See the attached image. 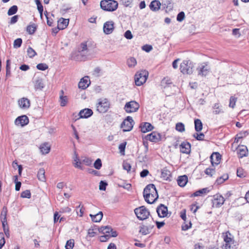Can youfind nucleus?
<instances>
[{"label": "nucleus", "mask_w": 249, "mask_h": 249, "mask_svg": "<svg viewBox=\"0 0 249 249\" xmlns=\"http://www.w3.org/2000/svg\"><path fill=\"white\" fill-rule=\"evenodd\" d=\"M134 122L132 118L127 116L121 124V127L124 132L130 131L133 126Z\"/></svg>", "instance_id": "nucleus-8"}, {"label": "nucleus", "mask_w": 249, "mask_h": 249, "mask_svg": "<svg viewBox=\"0 0 249 249\" xmlns=\"http://www.w3.org/2000/svg\"><path fill=\"white\" fill-rule=\"evenodd\" d=\"M171 177V173L170 171H169L166 168H163L161 170V178H163V180H170V178Z\"/></svg>", "instance_id": "nucleus-35"}, {"label": "nucleus", "mask_w": 249, "mask_h": 249, "mask_svg": "<svg viewBox=\"0 0 249 249\" xmlns=\"http://www.w3.org/2000/svg\"><path fill=\"white\" fill-rule=\"evenodd\" d=\"M195 128L196 131H200L202 129V123L200 120L197 119L195 120Z\"/></svg>", "instance_id": "nucleus-37"}, {"label": "nucleus", "mask_w": 249, "mask_h": 249, "mask_svg": "<svg viewBox=\"0 0 249 249\" xmlns=\"http://www.w3.org/2000/svg\"><path fill=\"white\" fill-rule=\"evenodd\" d=\"M212 108L213 109V112L214 114L217 115L224 112V111L222 108V106L219 103H215L213 105Z\"/></svg>", "instance_id": "nucleus-31"}, {"label": "nucleus", "mask_w": 249, "mask_h": 249, "mask_svg": "<svg viewBox=\"0 0 249 249\" xmlns=\"http://www.w3.org/2000/svg\"><path fill=\"white\" fill-rule=\"evenodd\" d=\"M238 155L239 158L247 157L248 155V150L247 147L244 145L240 146L238 151Z\"/></svg>", "instance_id": "nucleus-25"}, {"label": "nucleus", "mask_w": 249, "mask_h": 249, "mask_svg": "<svg viewBox=\"0 0 249 249\" xmlns=\"http://www.w3.org/2000/svg\"><path fill=\"white\" fill-rule=\"evenodd\" d=\"M229 176L227 174L223 175L222 176L219 177L216 179V182L218 184L223 183L225 180L228 179Z\"/></svg>", "instance_id": "nucleus-42"}, {"label": "nucleus", "mask_w": 249, "mask_h": 249, "mask_svg": "<svg viewBox=\"0 0 249 249\" xmlns=\"http://www.w3.org/2000/svg\"><path fill=\"white\" fill-rule=\"evenodd\" d=\"M148 76V72L146 71H141L137 73L135 75V84L140 86L144 83Z\"/></svg>", "instance_id": "nucleus-6"}, {"label": "nucleus", "mask_w": 249, "mask_h": 249, "mask_svg": "<svg viewBox=\"0 0 249 249\" xmlns=\"http://www.w3.org/2000/svg\"><path fill=\"white\" fill-rule=\"evenodd\" d=\"M124 36L126 38L128 39H131L133 37L132 34L129 30H127L125 32Z\"/></svg>", "instance_id": "nucleus-63"}, {"label": "nucleus", "mask_w": 249, "mask_h": 249, "mask_svg": "<svg viewBox=\"0 0 249 249\" xmlns=\"http://www.w3.org/2000/svg\"><path fill=\"white\" fill-rule=\"evenodd\" d=\"M185 18V14L183 12H179L177 17V19L178 21H182Z\"/></svg>", "instance_id": "nucleus-53"}, {"label": "nucleus", "mask_w": 249, "mask_h": 249, "mask_svg": "<svg viewBox=\"0 0 249 249\" xmlns=\"http://www.w3.org/2000/svg\"><path fill=\"white\" fill-rule=\"evenodd\" d=\"M22 40L21 38H18L15 40L14 42V47L15 48H19L22 44Z\"/></svg>", "instance_id": "nucleus-48"}, {"label": "nucleus", "mask_w": 249, "mask_h": 249, "mask_svg": "<svg viewBox=\"0 0 249 249\" xmlns=\"http://www.w3.org/2000/svg\"><path fill=\"white\" fill-rule=\"evenodd\" d=\"M27 53L29 57L32 58L36 55L35 51L31 47H29L27 49Z\"/></svg>", "instance_id": "nucleus-44"}, {"label": "nucleus", "mask_w": 249, "mask_h": 249, "mask_svg": "<svg viewBox=\"0 0 249 249\" xmlns=\"http://www.w3.org/2000/svg\"><path fill=\"white\" fill-rule=\"evenodd\" d=\"M167 207L165 206L163 204H160L157 208V212L158 216L160 217H164L167 214Z\"/></svg>", "instance_id": "nucleus-18"}, {"label": "nucleus", "mask_w": 249, "mask_h": 249, "mask_svg": "<svg viewBox=\"0 0 249 249\" xmlns=\"http://www.w3.org/2000/svg\"><path fill=\"white\" fill-rule=\"evenodd\" d=\"M194 64L189 60H183L180 65V71L183 74H192L193 71Z\"/></svg>", "instance_id": "nucleus-5"}, {"label": "nucleus", "mask_w": 249, "mask_h": 249, "mask_svg": "<svg viewBox=\"0 0 249 249\" xmlns=\"http://www.w3.org/2000/svg\"><path fill=\"white\" fill-rule=\"evenodd\" d=\"M145 139L151 142H157L161 140V136L160 133L154 131L149 134H148L145 137Z\"/></svg>", "instance_id": "nucleus-15"}, {"label": "nucleus", "mask_w": 249, "mask_h": 249, "mask_svg": "<svg viewBox=\"0 0 249 249\" xmlns=\"http://www.w3.org/2000/svg\"><path fill=\"white\" fill-rule=\"evenodd\" d=\"M45 15L47 18V23L48 25L49 26H52L53 23V20L51 18L49 17L48 14L47 12H46V13H45Z\"/></svg>", "instance_id": "nucleus-56"}, {"label": "nucleus", "mask_w": 249, "mask_h": 249, "mask_svg": "<svg viewBox=\"0 0 249 249\" xmlns=\"http://www.w3.org/2000/svg\"><path fill=\"white\" fill-rule=\"evenodd\" d=\"M36 68L39 70L45 71L48 68V66L46 64L40 63L37 65Z\"/></svg>", "instance_id": "nucleus-51"}, {"label": "nucleus", "mask_w": 249, "mask_h": 249, "mask_svg": "<svg viewBox=\"0 0 249 249\" xmlns=\"http://www.w3.org/2000/svg\"><path fill=\"white\" fill-rule=\"evenodd\" d=\"M82 163H84L87 166H90L92 164V160L89 158L85 157L81 160Z\"/></svg>", "instance_id": "nucleus-50"}, {"label": "nucleus", "mask_w": 249, "mask_h": 249, "mask_svg": "<svg viewBox=\"0 0 249 249\" xmlns=\"http://www.w3.org/2000/svg\"><path fill=\"white\" fill-rule=\"evenodd\" d=\"M71 211V210L70 208L68 207H64L60 208L59 212L61 213H70Z\"/></svg>", "instance_id": "nucleus-57"}, {"label": "nucleus", "mask_w": 249, "mask_h": 249, "mask_svg": "<svg viewBox=\"0 0 249 249\" xmlns=\"http://www.w3.org/2000/svg\"><path fill=\"white\" fill-rule=\"evenodd\" d=\"M64 91L63 90L60 91V95L59 97V102L60 106L61 107H65L66 106L68 101V98L67 96H64Z\"/></svg>", "instance_id": "nucleus-32"}, {"label": "nucleus", "mask_w": 249, "mask_h": 249, "mask_svg": "<svg viewBox=\"0 0 249 249\" xmlns=\"http://www.w3.org/2000/svg\"><path fill=\"white\" fill-rule=\"evenodd\" d=\"M178 185L181 187H184L188 182V177L186 175L179 176L177 180Z\"/></svg>", "instance_id": "nucleus-30"}, {"label": "nucleus", "mask_w": 249, "mask_h": 249, "mask_svg": "<svg viewBox=\"0 0 249 249\" xmlns=\"http://www.w3.org/2000/svg\"><path fill=\"white\" fill-rule=\"evenodd\" d=\"M89 50L86 43H82L77 52L72 56V59L76 61H85L88 54Z\"/></svg>", "instance_id": "nucleus-2"}, {"label": "nucleus", "mask_w": 249, "mask_h": 249, "mask_svg": "<svg viewBox=\"0 0 249 249\" xmlns=\"http://www.w3.org/2000/svg\"><path fill=\"white\" fill-rule=\"evenodd\" d=\"M36 30V27L35 24L29 25L27 27V32L30 35H33L35 33Z\"/></svg>", "instance_id": "nucleus-40"}, {"label": "nucleus", "mask_w": 249, "mask_h": 249, "mask_svg": "<svg viewBox=\"0 0 249 249\" xmlns=\"http://www.w3.org/2000/svg\"><path fill=\"white\" fill-rule=\"evenodd\" d=\"M126 144V142H123L121 143L119 146V149L121 153H122L123 155L124 154V150L125 148V146Z\"/></svg>", "instance_id": "nucleus-52"}, {"label": "nucleus", "mask_w": 249, "mask_h": 249, "mask_svg": "<svg viewBox=\"0 0 249 249\" xmlns=\"http://www.w3.org/2000/svg\"><path fill=\"white\" fill-rule=\"evenodd\" d=\"M237 98L234 96H231L230 99L229 107L233 108L235 106Z\"/></svg>", "instance_id": "nucleus-47"}, {"label": "nucleus", "mask_w": 249, "mask_h": 249, "mask_svg": "<svg viewBox=\"0 0 249 249\" xmlns=\"http://www.w3.org/2000/svg\"><path fill=\"white\" fill-rule=\"evenodd\" d=\"M139 104L135 101L127 102L124 106V109L127 113L136 112L139 108Z\"/></svg>", "instance_id": "nucleus-10"}, {"label": "nucleus", "mask_w": 249, "mask_h": 249, "mask_svg": "<svg viewBox=\"0 0 249 249\" xmlns=\"http://www.w3.org/2000/svg\"><path fill=\"white\" fill-rule=\"evenodd\" d=\"M40 150L42 154H46L49 153L51 146L48 142H44L40 146Z\"/></svg>", "instance_id": "nucleus-27"}, {"label": "nucleus", "mask_w": 249, "mask_h": 249, "mask_svg": "<svg viewBox=\"0 0 249 249\" xmlns=\"http://www.w3.org/2000/svg\"><path fill=\"white\" fill-rule=\"evenodd\" d=\"M69 22V19H65L64 18H61L58 20V24L57 26L60 28L61 30H63L66 28L68 25Z\"/></svg>", "instance_id": "nucleus-29"}, {"label": "nucleus", "mask_w": 249, "mask_h": 249, "mask_svg": "<svg viewBox=\"0 0 249 249\" xmlns=\"http://www.w3.org/2000/svg\"><path fill=\"white\" fill-rule=\"evenodd\" d=\"M103 216V213L99 212L96 214H90L89 216L91 217L92 221L94 222H99L102 219Z\"/></svg>", "instance_id": "nucleus-33"}, {"label": "nucleus", "mask_w": 249, "mask_h": 249, "mask_svg": "<svg viewBox=\"0 0 249 249\" xmlns=\"http://www.w3.org/2000/svg\"><path fill=\"white\" fill-rule=\"evenodd\" d=\"M114 22L113 21H108L106 22L103 26L104 33L107 35L111 34L114 29Z\"/></svg>", "instance_id": "nucleus-14"}, {"label": "nucleus", "mask_w": 249, "mask_h": 249, "mask_svg": "<svg viewBox=\"0 0 249 249\" xmlns=\"http://www.w3.org/2000/svg\"><path fill=\"white\" fill-rule=\"evenodd\" d=\"M142 49L143 50L145 51L146 52H149L151 51L153 48L151 45H145L142 46Z\"/></svg>", "instance_id": "nucleus-64"}, {"label": "nucleus", "mask_w": 249, "mask_h": 249, "mask_svg": "<svg viewBox=\"0 0 249 249\" xmlns=\"http://www.w3.org/2000/svg\"><path fill=\"white\" fill-rule=\"evenodd\" d=\"M18 104L21 108L27 109L30 106V101L26 98H22L18 101Z\"/></svg>", "instance_id": "nucleus-23"}, {"label": "nucleus", "mask_w": 249, "mask_h": 249, "mask_svg": "<svg viewBox=\"0 0 249 249\" xmlns=\"http://www.w3.org/2000/svg\"><path fill=\"white\" fill-rule=\"evenodd\" d=\"M89 80L88 76H85L82 78L78 83V87L79 89H85L88 87L89 84Z\"/></svg>", "instance_id": "nucleus-21"}, {"label": "nucleus", "mask_w": 249, "mask_h": 249, "mask_svg": "<svg viewBox=\"0 0 249 249\" xmlns=\"http://www.w3.org/2000/svg\"><path fill=\"white\" fill-rule=\"evenodd\" d=\"M134 212L137 218L140 220L146 219L150 214L149 212L144 206H141L136 208Z\"/></svg>", "instance_id": "nucleus-7"}, {"label": "nucleus", "mask_w": 249, "mask_h": 249, "mask_svg": "<svg viewBox=\"0 0 249 249\" xmlns=\"http://www.w3.org/2000/svg\"><path fill=\"white\" fill-rule=\"evenodd\" d=\"M123 167L124 169L126 170L127 172L130 171L131 169V168L130 164L129 163L126 162H124L123 163Z\"/></svg>", "instance_id": "nucleus-62"}, {"label": "nucleus", "mask_w": 249, "mask_h": 249, "mask_svg": "<svg viewBox=\"0 0 249 249\" xmlns=\"http://www.w3.org/2000/svg\"><path fill=\"white\" fill-rule=\"evenodd\" d=\"M221 155L219 153H213L211 157V162L213 166L217 165L219 164L221 160Z\"/></svg>", "instance_id": "nucleus-16"}, {"label": "nucleus", "mask_w": 249, "mask_h": 249, "mask_svg": "<svg viewBox=\"0 0 249 249\" xmlns=\"http://www.w3.org/2000/svg\"><path fill=\"white\" fill-rule=\"evenodd\" d=\"M92 114V110L91 109L88 108L81 110L79 113L80 118H88Z\"/></svg>", "instance_id": "nucleus-20"}, {"label": "nucleus", "mask_w": 249, "mask_h": 249, "mask_svg": "<svg viewBox=\"0 0 249 249\" xmlns=\"http://www.w3.org/2000/svg\"><path fill=\"white\" fill-rule=\"evenodd\" d=\"M211 68L208 63H203L200 64L196 68L198 75L201 76H206L208 74Z\"/></svg>", "instance_id": "nucleus-9"}, {"label": "nucleus", "mask_w": 249, "mask_h": 249, "mask_svg": "<svg viewBox=\"0 0 249 249\" xmlns=\"http://www.w3.org/2000/svg\"><path fill=\"white\" fill-rule=\"evenodd\" d=\"M44 83L41 78L37 77L35 80V89L36 90H41L44 88Z\"/></svg>", "instance_id": "nucleus-28"}, {"label": "nucleus", "mask_w": 249, "mask_h": 249, "mask_svg": "<svg viewBox=\"0 0 249 249\" xmlns=\"http://www.w3.org/2000/svg\"><path fill=\"white\" fill-rule=\"evenodd\" d=\"M20 196L22 198H30L31 197V194L30 190H26L22 192Z\"/></svg>", "instance_id": "nucleus-45"}, {"label": "nucleus", "mask_w": 249, "mask_h": 249, "mask_svg": "<svg viewBox=\"0 0 249 249\" xmlns=\"http://www.w3.org/2000/svg\"><path fill=\"white\" fill-rule=\"evenodd\" d=\"M176 129L179 132H183L185 130L184 125L181 123H178L176 124Z\"/></svg>", "instance_id": "nucleus-46"}, {"label": "nucleus", "mask_w": 249, "mask_h": 249, "mask_svg": "<svg viewBox=\"0 0 249 249\" xmlns=\"http://www.w3.org/2000/svg\"><path fill=\"white\" fill-rule=\"evenodd\" d=\"M204 135L202 133H200V134L195 133L194 134V137L197 140L201 141L204 140Z\"/></svg>", "instance_id": "nucleus-54"}, {"label": "nucleus", "mask_w": 249, "mask_h": 249, "mask_svg": "<svg viewBox=\"0 0 249 249\" xmlns=\"http://www.w3.org/2000/svg\"><path fill=\"white\" fill-rule=\"evenodd\" d=\"M225 201L224 197L219 194H216L213 196L212 200L213 207L215 208L220 207Z\"/></svg>", "instance_id": "nucleus-11"}, {"label": "nucleus", "mask_w": 249, "mask_h": 249, "mask_svg": "<svg viewBox=\"0 0 249 249\" xmlns=\"http://www.w3.org/2000/svg\"><path fill=\"white\" fill-rule=\"evenodd\" d=\"M141 131L142 133H146L147 132L151 131L154 127L149 123L144 122L142 123L140 125Z\"/></svg>", "instance_id": "nucleus-22"}, {"label": "nucleus", "mask_w": 249, "mask_h": 249, "mask_svg": "<svg viewBox=\"0 0 249 249\" xmlns=\"http://www.w3.org/2000/svg\"><path fill=\"white\" fill-rule=\"evenodd\" d=\"M102 165L101 160L100 159H98L95 160L94 163V167L95 169L99 170L101 168Z\"/></svg>", "instance_id": "nucleus-49"}, {"label": "nucleus", "mask_w": 249, "mask_h": 249, "mask_svg": "<svg viewBox=\"0 0 249 249\" xmlns=\"http://www.w3.org/2000/svg\"><path fill=\"white\" fill-rule=\"evenodd\" d=\"M180 151L184 154H189L191 152V144L187 142H183L180 145Z\"/></svg>", "instance_id": "nucleus-17"}, {"label": "nucleus", "mask_w": 249, "mask_h": 249, "mask_svg": "<svg viewBox=\"0 0 249 249\" xmlns=\"http://www.w3.org/2000/svg\"><path fill=\"white\" fill-rule=\"evenodd\" d=\"M160 5L161 3L159 0H154L150 3L149 7L152 11H157L160 9Z\"/></svg>", "instance_id": "nucleus-26"}, {"label": "nucleus", "mask_w": 249, "mask_h": 249, "mask_svg": "<svg viewBox=\"0 0 249 249\" xmlns=\"http://www.w3.org/2000/svg\"><path fill=\"white\" fill-rule=\"evenodd\" d=\"M96 107L97 111L100 113H104L109 108L110 104L107 98H100L98 100Z\"/></svg>", "instance_id": "nucleus-3"}, {"label": "nucleus", "mask_w": 249, "mask_h": 249, "mask_svg": "<svg viewBox=\"0 0 249 249\" xmlns=\"http://www.w3.org/2000/svg\"><path fill=\"white\" fill-rule=\"evenodd\" d=\"M143 195L145 201L149 204L154 203L159 197L157 190L153 184H149L145 187Z\"/></svg>", "instance_id": "nucleus-1"}, {"label": "nucleus", "mask_w": 249, "mask_h": 249, "mask_svg": "<svg viewBox=\"0 0 249 249\" xmlns=\"http://www.w3.org/2000/svg\"><path fill=\"white\" fill-rule=\"evenodd\" d=\"M99 231L104 234H110L109 236L111 237H115L118 235L116 231H113L111 227L108 226L101 227L99 229Z\"/></svg>", "instance_id": "nucleus-12"}, {"label": "nucleus", "mask_w": 249, "mask_h": 249, "mask_svg": "<svg viewBox=\"0 0 249 249\" xmlns=\"http://www.w3.org/2000/svg\"><path fill=\"white\" fill-rule=\"evenodd\" d=\"M137 64V61L134 57H131L127 60V64L130 68H132L135 66Z\"/></svg>", "instance_id": "nucleus-39"}, {"label": "nucleus", "mask_w": 249, "mask_h": 249, "mask_svg": "<svg viewBox=\"0 0 249 249\" xmlns=\"http://www.w3.org/2000/svg\"><path fill=\"white\" fill-rule=\"evenodd\" d=\"M215 172L214 169L212 168H207L205 171V173L211 176H212L213 174Z\"/></svg>", "instance_id": "nucleus-60"}, {"label": "nucleus", "mask_w": 249, "mask_h": 249, "mask_svg": "<svg viewBox=\"0 0 249 249\" xmlns=\"http://www.w3.org/2000/svg\"><path fill=\"white\" fill-rule=\"evenodd\" d=\"M224 240L225 244L224 246L225 249H229L231 248V245L232 243V239L231 237V234L229 232L226 233L224 236Z\"/></svg>", "instance_id": "nucleus-19"}, {"label": "nucleus", "mask_w": 249, "mask_h": 249, "mask_svg": "<svg viewBox=\"0 0 249 249\" xmlns=\"http://www.w3.org/2000/svg\"><path fill=\"white\" fill-rule=\"evenodd\" d=\"M18 10V7L17 5H13L11 6L7 12L8 16H12L15 14Z\"/></svg>", "instance_id": "nucleus-41"}, {"label": "nucleus", "mask_w": 249, "mask_h": 249, "mask_svg": "<svg viewBox=\"0 0 249 249\" xmlns=\"http://www.w3.org/2000/svg\"><path fill=\"white\" fill-rule=\"evenodd\" d=\"M7 208L5 207H4L2 209V211L0 215V218L2 222V227L5 226V223L7 224Z\"/></svg>", "instance_id": "nucleus-34"}, {"label": "nucleus", "mask_w": 249, "mask_h": 249, "mask_svg": "<svg viewBox=\"0 0 249 249\" xmlns=\"http://www.w3.org/2000/svg\"><path fill=\"white\" fill-rule=\"evenodd\" d=\"M154 226H147L144 225H142L140 227L139 232L143 235H145L149 234Z\"/></svg>", "instance_id": "nucleus-24"}, {"label": "nucleus", "mask_w": 249, "mask_h": 249, "mask_svg": "<svg viewBox=\"0 0 249 249\" xmlns=\"http://www.w3.org/2000/svg\"><path fill=\"white\" fill-rule=\"evenodd\" d=\"M29 122V119L26 115L19 116L15 121V124L16 125L22 127L28 124Z\"/></svg>", "instance_id": "nucleus-13"}, {"label": "nucleus", "mask_w": 249, "mask_h": 249, "mask_svg": "<svg viewBox=\"0 0 249 249\" xmlns=\"http://www.w3.org/2000/svg\"><path fill=\"white\" fill-rule=\"evenodd\" d=\"M74 245V241L73 239H70L67 241L65 245L66 249H72Z\"/></svg>", "instance_id": "nucleus-43"}, {"label": "nucleus", "mask_w": 249, "mask_h": 249, "mask_svg": "<svg viewBox=\"0 0 249 249\" xmlns=\"http://www.w3.org/2000/svg\"><path fill=\"white\" fill-rule=\"evenodd\" d=\"M45 171L44 168H40L37 173V178L41 181H45L46 178L45 176Z\"/></svg>", "instance_id": "nucleus-36"}, {"label": "nucleus", "mask_w": 249, "mask_h": 249, "mask_svg": "<svg viewBox=\"0 0 249 249\" xmlns=\"http://www.w3.org/2000/svg\"><path fill=\"white\" fill-rule=\"evenodd\" d=\"M5 243V239L2 233H0V249H1Z\"/></svg>", "instance_id": "nucleus-58"}, {"label": "nucleus", "mask_w": 249, "mask_h": 249, "mask_svg": "<svg viewBox=\"0 0 249 249\" xmlns=\"http://www.w3.org/2000/svg\"><path fill=\"white\" fill-rule=\"evenodd\" d=\"M102 9L107 11H114L118 7V2L114 0H103L100 2Z\"/></svg>", "instance_id": "nucleus-4"}, {"label": "nucleus", "mask_w": 249, "mask_h": 249, "mask_svg": "<svg viewBox=\"0 0 249 249\" xmlns=\"http://www.w3.org/2000/svg\"><path fill=\"white\" fill-rule=\"evenodd\" d=\"M18 16L15 15L11 18V20L9 23L10 24H14L18 21Z\"/></svg>", "instance_id": "nucleus-59"}, {"label": "nucleus", "mask_w": 249, "mask_h": 249, "mask_svg": "<svg viewBox=\"0 0 249 249\" xmlns=\"http://www.w3.org/2000/svg\"><path fill=\"white\" fill-rule=\"evenodd\" d=\"M73 164L75 168H79L81 170L84 169L83 167L81 165V164H82V161H76V162H73Z\"/></svg>", "instance_id": "nucleus-61"}, {"label": "nucleus", "mask_w": 249, "mask_h": 249, "mask_svg": "<svg viewBox=\"0 0 249 249\" xmlns=\"http://www.w3.org/2000/svg\"><path fill=\"white\" fill-rule=\"evenodd\" d=\"M107 184L104 181H101L99 184V189L100 190L105 191L106 190V187Z\"/></svg>", "instance_id": "nucleus-55"}, {"label": "nucleus", "mask_w": 249, "mask_h": 249, "mask_svg": "<svg viewBox=\"0 0 249 249\" xmlns=\"http://www.w3.org/2000/svg\"><path fill=\"white\" fill-rule=\"evenodd\" d=\"M209 192V190H208V188H203L202 189H200V190L196 191V192H195L193 194V196H200L202 194H207Z\"/></svg>", "instance_id": "nucleus-38"}]
</instances>
